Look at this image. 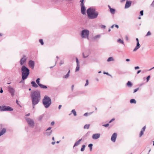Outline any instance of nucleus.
<instances>
[{
    "mask_svg": "<svg viewBox=\"0 0 154 154\" xmlns=\"http://www.w3.org/2000/svg\"><path fill=\"white\" fill-rule=\"evenodd\" d=\"M33 108H35V105L38 103L41 99L40 92L38 90L32 92L30 94Z\"/></svg>",
    "mask_w": 154,
    "mask_h": 154,
    "instance_id": "f257e3e1",
    "label": "nucleus"
},
{
    "mask_svg": "<svg viewBox=\"0 0 154 154\" xmlns=\"http://www.w3.org/2000/svg\"><path fill=\"white\" fill-rule=\"evenodd\" d=\"M88 17L89 19H94L97 18L98 13L94 9L89 8L87 11Z\"/></svg>",
    "mask_w": 154,
    "mask_h": 154,
    "instance_id": "f03ea898",
    "label": "nucleus"
},
{
    "mask_svg": "<svg viewBox=\"0 0 154 154\" xmlns=\"http://www.w3.org/2000/svg\"><path fill=\"white\" fill-rule=\"evenodd\" d=\"M22 79L23 80L26 79L29 74V69L24 65H23L21 68Z\"/></svg>",
    "mask_w": 154,
    "mask_h": 154,
    "instance_id": "7ed1b4c3",
    "label": "nucleus"
},
{
    "mask_svg": "<svg viewBox=\"0 0 154 154\" xmlns=\"http://www.w3.org/2000/svg\"><path fill=\"white\" fill-rule=\"evenodd\" d=\"M42 103L46 108H48L51 103V98L47 96H45L42 100Z\"/></svg>",
    "mask_w": 154,
    "mask_h": 154,
    "instance_id": "20e7f679",
    "label": "nucleus"
},
{
    "mask_svg": "<svg viewBox=\"0 0 154 154\" xmlns=\"http://www.w3.org/2000/svg\"><path fill=\"white\" fill-rule=\"evenodd\" d=\"M13 109L9 106H0V110L1 111L13 110Z\"/></svg>",
    "mask_w": 154,
    "mask_h": 154,
    "instance_id": "39448f33",
    "label": "nucleus"
},
{
    "mask_svg": "<svg viewBox=\"0 0 154 154\" xmlns=\"http://www.w3.org/2000/svg\"><path fill=\"white\" fill-rule=\"evenodd\" d=\"M26 121L28 123V124L29 126L33 128L35 125V123L33 120L28 118H26Z\"/></svg>",
    "mask_w": 154,
    "mask_h": 154,
    "instance_id": "423d86ee",
    "label": "nucleus"
},
{
    "mask_svg": "<svg viewBox=\"0 0 154 154\" xmlns=\"http://www.w3.org/2000/svg\"><path fill=\"white\" fill-rule=\"evenodd\" d=\"M89 31L87 30H84L82 31V38H87L89 35Z\"/></svg>",
    "mask_w": 154,
    "mask_h": 154,
    "instance_id": "0eeeda50",
    "label": "nucleus"
},
{
    "mask_svg": "<svg viewBox=\"0 0 154 154\" xmlns=\"http://www.w3.org/2000/svg\"><path fill=\"white\" fill-rule=\"evenodd\" d=\"M8 88L9 92L11 94V96L13 97L14 95V94L15 92L14 89L11 86H8Z\"/></svg>",
    "mask_w": 154,
    "mask_h": 154,
    "instance_id": "6e6552de",
    "label": "nucleus"
},
{
    "mask_svg": "<svg viewBox=\"0 0 154 154\" xmlns=\"http://www.w3.org/2000/svg\"><path fill=\"white\" fill-rule=\"evenodd\" d=\"M26 56L24 55L23 57L20 59V64L21 65H23L26 62Z\"/></svg>",
    "mask_w": 154,
    "mask_h": 154,
    "instance_id": "1a4fd4ad",
    "label": "nucleus"
},
{
    "mask_svg": "<svg viewBox=\"0 0 154 154\" xmlns=\"http://www.w3.org/2000/svg\"><path fill=\"white\" fill-rule=\"evenodd\" d=\"M28 64L29 66L32 69H33L34 67L35 66L34 62L33 60H30L29 61Z\"/></svg>",
    "mask_w": 154,
    "mask_h": 154,
    "instance_id": "9d476101",
    "label": "nucleus"
},
{
    "mask_svg": "<svg viewBox=\"0 0 154 154\" xmlns=\"http://www.w3.org/2000/svg\"><path fill=\"white\" fill-rule=\"evenodd\" d=\"M117 136V134L116 133H113L112 136L111 137V140L113 142H115Z\"/></svg>",
    "mask_w": 154,
    "mask_h": 154,
    "instance_id": "9b49d317",
    "label": "nucleus"
},
{
    "mask_svg": "<svg viewBox=\"0 0 154 154\" xmlns=\"http://www.w3.org/2000/svg\"><path fill=\"white\" fill-rule=\"evenodd\" d=\"M136 40L137 41V45L136 47H135L134 49L133 50L134 51H136L137 50L138 48H139L140 47V45L139 42V39H136Z\"/></svg>",
    "mask_w": 154,
    "mask_h": 154,
    "instance_id": "f8f14e48",
    "label": "nucleus"
},
{
    "mask_svg": "<svg viewBox=\"0 0 154 154\" xmlns=\"http://www.w3.org/2000/svg\"><path fill=\"white\" fill-rule=\"evenodd\" d=\"M131 3L132 2L131 1H127L125 5V8H127L129 7L131 5Z\"/></svg>",
    "mask_w": 154,
    "mask_h": 154,
    "instance_id": "ddd939ff",
    "label": "nucleus"
},
{
    "mask_svg": "<svg viewBox=\"0 0 154 154\" xmlns=\"http://www.w3.org/2000/svg\"><path fill=\"white\" fill-rule=\"evenodd\" d=\"M100 136V134H95L93 135L92 138L96 140L99 138Z\"/></svg>",
    "mask_w": 154,
    "mask_h": 154,
    "instance_id": "4468645a",
    "label": "nucleus"
},
{
    "mask_svg": "<svg viewBox=\"0 0 154 154\" xmlns=\"http://www.w3.org/2000/svg\"><path fill=\"white\" fill-rule=\"evenodd\" d=\"M85 8L84 5L81 6V11L82 14H85Z\"/></svg>",
    "mask_w": 154,
    "mask_h": 154,
    "instance_id": "2eb2a0df",
    "label": "nucleus"
},
{
    "mask_svg": "<svg viewBox=\"0 0 154 154\" xmlns=\"http://www.w3.org/2000/svg\"><path fill=\"white\" fill-rule=\"evenodd\" d=\"M6 132V129L5 128H3L0 131V136L4 134Z\"/></svg>",
    "mask_w": 154,
    "mask_h": 154,
    "instance_id": "dca6fc26",
    "label": "nucleus"
},
{
    "mask_svg": "<svg viewBox=\"0 0 154 154\" xmlns=\"http://www.w3.org/2000/svg\"><path fill=\"white\" fill-rule=\"evenodd\" d=\"M31 84H32V86L34 88H37L38 87V85L36 84L34 81H32L31 82Z\"/></svg>",
    "mask_w": 154,
    "mask_h": 154,
    "instance_id": "f3484780",
    "label": "nucleus"
},
{
    "mask_svg": "<svg viewBox=\"0 0 154 154\" xmlns=\"http://www.w3.org/2000/svg\"><path fill=\"white\" fill-rule=\"evenodd\" d=\"M70 72V70H69L68 72L67 73V74L66 75L64 76L63 77V78L66 79V78H68L69 76Z\"/></svg>",
    "mask_w": 154,
    "mask_h": 154,
    "instance_id": "a211bd4d",
    "label": "nucleus"
},
{
    "mask_svg": "<svg viewBox=\"0 0 154 154\" xmlns=\"http://www.w3.org/2000/svg\"><path fill=\"white\" fill-rule=\"evenodd\" d=\"M82 140V139H80L78 141L76 142L74 144L73 147H74L75 146L78 145L79 144L80 142Z\"/></svg>",
    "mask_w": 154,
    "mask_h": 154,
    "instance_id": "6ab92c4d",
    "label": "nucleus"
},
{
    "mask_svg": "<svg viewBox=\"0 0 154 154\" xmlns=\"http://www.w3.org/2000/svg\"><path fill=\"white\" fill-rule=\"evenodd\" d=\"M39 86L42 88L45 89L47 88V87L46 86L43 85L42 84L39 85Z\"/></svg>",
    "mask_w": 154,
    "mask_h": 154,
    "instance_id": "aec40b11",
    "label": "nucleus"
},
{
    "mask_svg": "<svg viewBox=\"0 0 154 154\" xmlns=\"http://www.w3.org/2000/svg\"><path fill=\"white\" fill-rule=\"evenodd\" d=\"M127 85L128 87H131L132 86V84L130 81H128L127 83Z\"/></svg>",
    "mask_w": 154,
    "mask_h": 154,
    "instance_id": "412c9836",
    "label": "nucleus"
},
{
    "mask_svg": "<svg viewBox=\"0 0 154 154\" xmlns=\"http://www.w3.org/2000/svg\"><path fill=\"white\" fill-rule=\"evenodd\" d=\"M130 102L131 103H133L135 104L136 103V101L135 99H132L130 100Z\"/></svg>",
    "mask_w": 154,
    "mask_h": 154,
    "instance_id": "4be33fe9",
    "label": "nucleus"
},
{
    "mask_svg": "<svg viewBox=\"0 0 154 154\" xmlns=\"http://www.w3.org/2000/svg\"><path fill=\"white\" fill-rule=\"evenodd\" d=\"M117 42L120 44L124 45L123 41L121 39H118V40L117 41Z\"/></svg>",
    "mask_w": 154,
    "mask_h": 154,
    "instance_id": "5701e85b",
    "label": "nucleus"
},
{
    "mask_svg": "<svg viewBox=\"0 0 154 154\" xmlns=\"http://www.w3.org/2000/svg\"><path fill=\"white\" fill-rule=\"evenodd\" d=\"M110 12L112 14H114L115 12V10L113 8H110Z\"/></svg>",
    "mask_w": 154,
    "mask_h": 154,
    "instance_id": "b1692460",
    "label": "nucleus"
},
{
    "mask_svg": "<svg viewBox=\"0 0 154 154\" xmlns=\"http://www.w3.org/2000/svg\"><path fill=\"white\" fill-rule=\"evenodd\" d=\"M90 125L89 124H86L84 127V129H88L89 128Z\"/></svg>",
    "mask_w": 154,
    "mask_h": 154,
    "instance_id": "393cba45",
    "label": "nucleus"
},
{
    "mask_svg": "<svg viewBox=\"0 0 154 154\" xmlns=\"http://www.w3.org/2000/svg\"><path fill=\"white\" fill-rule=\"evenodd\" d=\"M80 69V65H77V66L76 68L75 72L78 71Z\"/></svg>",
    "mask_w": 154,
    "mask_h": 154,
    "instance_id": "a878e982",
    "label": "nucleus"
},
{
    "mask_svg": "<svg viewBox=\"0 0 154 154\" xmlns=\"http://www.w3.org/2000/svg\"><path fill=\"white\" fill-rule=\"evenodd\" d=\"M114 60L113 59V58L112 57H109L107 60V62H109V61H113Z\"/></svg>",
    "mask_w": 154,
    "mask_h": 154,
    "instance_id": "bb28decb",
    "label": "nucleus"
},
{
    "mask_svg": "<svg viewBox=\"0 0 154 154\" xmlns=\"http://www.w3.org/2000/svg\"><path fill=\"white\" fill-rule=\"evenodd\" d=\"M71 112L73 113L74 116H75L77 115L76 112L74 109H72Z\"/></svg>",
    "mask_w": 154,
    "mask_h": 154,
    "instance_id": "cd10ccee",
    "label": "nucleus"
},
{
    "mask_svg": "<svg viewBox=\"0 0 154 154\" xmlns=\"http://www.w3.org/2000/svg\"><path fill=\"white\" fill-rule=\"evenodd\" d=\"M52 133V131H51L49 132H45V135L47 136H49Z\"/></svg>",
    "mask_w": 154,
    "mask_h": 154,
    "instance_id": "c85d7f7f",
    "label": "nucleus"
},
{
    "mask_svg": "<svg viewBox=\"0 0 154 154\" xmlns=\"http://www.w3.org/2000/svg\"><path fill=\"white\" fill-rule=\"evenodd\" d=\"M93 144L91 143L90 144L88 145V146L90 148V150L91 151L92 150V146Z\"/></svg>",
    "mask_w": 154,
    "mask_h": 154,
    "instance_id": "c756f323",
    "label": "nucleus"
},
{
    "mask_svg": "<svg viewBox=\"0 0 154 154\" xmlns=\"http://www.w3.org/2000/svg\"><path fill=\"white\" fill-rule=\"evenodd\" d=\"M85 147V145H83L82 146V147L81 148V151L82 152L84 150Z\"/></svg>",
    "mask_w": 154,
    "mask_h": 154,
    "instance_id": "7c9ffc66",
    "label": "nucleus"
},
{
    "mask_svg": "<svg viewBox=\"0 0 154 154\" xmlns=\"http://www.w3.org/2000/svg\"><path fill=\"white\" fill-rule=\"evenodd\" d=\"M40 78H38L37 79L36 81V82L38 84V85H39L41 84L40 83Z\"/></svg>",
    "mask_w": 154,
    "mask_h": 154,
    "instance_id": "2f4dec72",
    "label": "nucleus"
},
{
    "mask_svg": "<svg viewBox=\"0 0 154 154\" xmlns=\"http://www.w3.org/2000/svg\"><path fill=\"white\" fill-rule=\"evenodd\" d=\"M89 55V54H86L85 55L84 53H83V57L84 58H85L88 57Z\"/></svg>",
    "mask_w": 154,
    "mask_h": 154,
    "instance_id": "473e14b6",
    "label": "nucleus"
},
{
    "mask_svg": "<svg viewBox=\"0 0 154 154\" xmlns=\"http://www.w3.org/2000/svg\"><path fill=\"white\" fill-rule=\"evenodd\" d=\"M144 131H141L140 133L139 137H141L143 134Z\"/></svg>",
    "mask_w": 154,
    "mask_h": 154,
    "instance_id": "72a5a7b5",
    "label": "nucleus"
},
{
    "mask_svg": "<svg viewBox=\"0 0 154 154\" xmlns=\"http://www.w3.org/2000/svg\"><path fill=\"white\" fill-rule=\"evenodd\" d=\"M39 42L41 43L42 45H43L44 44V42L43 41V39H39Z\"/></svg>",
    "mask_w": 154,
    "mask_h": 154,
    "instance_id": "f704fd0d",
    "label": "nucleus"
},
{
    "mask_svg": "<svg viewBox=\"0 0 154 154\" xmlns=\"http://www.w3.org/2000/svg\"><path fill=\"white\" fill-rule=\"evenodd\" d=\"M89 83H88V79H87L86 80V83L85 84V86H87L88 85Z\"/></svg>",
    "mask_w": 154,
    "mask_h": 154,
    "instance_id": "c9c22d12",
    "label": "nucleus"
},
{
    "mask_svg": "<svg viewBox=\"0 0 154 154\" xmlns=\"http://www.w3.org/2000/svg\"><path fill=\"white\" fill-rule=\"evenodd\" d=\"M150 75L148 76L146 78V82H147L149 80L150 78Z\"/></svg>",
    "mask_w": 154,
    "mask_h": 154,
    "instance_id": "e433bc0d",
    "label": "nucleus"
},
{
    "mask_svg": "<svg viewBox=\"0 0 154 154\" xmlns=\"http://www.w3.org/2000/svg\"><path fill=\"white\" fill-rule=\"evenodd\" d=\"M84 0H81L80 2H81V5L82 6H84V4L83 3Z\"/></svg>",
    "mask_w": 154,
    "mask_h": 154,
    "instance_id": "4c0bfd02",
    "label": "nucleus"
},
{
    "mask_svg": "<svg viewBox=\"0 0 154 154\" xmlns=\"http://www.w3.org/2000/svg\"><path fill=\"white\" fill-rule=\"evenodd\" d=\"M76 62L77 63V65H80L79 62V60L77 58H76Z\"/></svg>",
    "mask_w": 154,
    "mask_h": 154,
    "instance_id": "58836bf2",
    "label": "nucleus"
},
{
    "mask_svg": "<svg viewBox=\"0 0 154 154\" xmlns=\"http://www.w3.org/2000/svg\"><path fill=\"white\" fill-rule=\"evenodd\" d=\"M140 15L141 16H142L143 15V11L142 10V11H140Z\"/></svg>",
    "mask_w": 154,
    "mask_h": 154,
    "instance_id": "ea45409f",
    "label": "nucleus"
},
{
    "mask_svg": "<svg viewBox=\"0 0 154 154\" xmlns=\"http://www.w3.org/2000/svg\"><path fill=\"white\" fill-rule=\"evenodd\" d=\"M109 125V124H105V125H102V126H104L106 127H108Z\"/></svg>",
    "mask_w": 154,
    "mask_h": 154,
    "instance_id": "a19ab883",
    "label": "nucleus"
},
{
    "mask_svg": "<svg viewBox=\"0 0 154 154\" xmlns=\"http://www.w3.org/2000/svg\"><path fill=\"white\" fill-rule=\"evenodd\" d=\"M151 35V32H149V31L147 33L146 35V36H149V35Z\"/></svg>",
    "mask_w": 154,
    "mask_h": 154,
    "instance_id": "79ce46f5",
    "label": "nucleus"
},
{
    "mask_svg": "<svg viewBox=\"0 0 154 154\" xmlns=\"http://www.w3.org/2000/svg\"><path fill=\"white\" fill-rule=\"evenodd\" d=\"M145 129H146V126H144L143 128H142L141 131H144L145 130Z\"/></svg>",
    "mask_w": 154,
    "mask_h": 154,
    "instance_id": "37998d69",
    "label": "nucleus"
},
{
    "mask_svg": "<svg viewBox=\"0 0 154 154\" xmlns=\"http://www.w3.org/2000/svg\"><path fill=\"white\" fill-rule=\"evenodd\" d=\"M43 116H39V120L40 121L42 120V117H43Z\"/></svg>",
    "mask_w": 154,
    "mask_h": 154,
    "instance_id": "c03bdc74",
    "label": "nucleus"
},
{
    "mask_svg": "<svg viewBox=\"0 0 154 154\" xmlns=\"http://www.w3.org/2000/svg\"><path fill=\"white\" fill-rule=\"evenodd\" d=\"M138 90H139V88H137L135 90H134V93L136 92Z\"/></svg>",
    "mask_w": 154,
    "mask_h": 154,
    "instance_id": "a18cd8bd",
    "label": "nucleus"
},
{
    "mask_svg": "<svg viewBox=\"0 0 154 154\" xmlns=\"http://www.w3.org/2000/svg\"><path fill=\"white\" fill-rule=\"evenodd\" d=\"M101 27L102 28H103V29H104L106 27V26H105V25H101Z\"/></svg>",
    "mask_w": 154,
    "mask_h": 154,
    "instance_id": "49530a36",
    "label": "nucleus"
},
{
    "mask_svg": "<svg viewBox=\"0 0 154 154\" xmlns=\"http://www.w3.org/2000/svg\"><path fill=\"white\" fill-rule=\"evenodd\" d=\"M115 120V119H112L109 122V123H111V122H112L114 121V120Z\"/></svg>",
    "mask_w": 154,
    "mask_h": 154,
    "instance_id": "de8ad7c7",
    "label": "nucleus"
},
{
    "mask_svg": "<svg viewBox=\"0 0 154 154\" xmlns=\"http://www.w3.org/2000/svg\"><path fill=\"white\" fill-rule=\"evenodd\" d=\"M63 63H63V61H61L60 62V65H62V64H63Z\"/></svg>",
    "mask_w": 154,
    "mask_h": 154,
    "instance_id": "09e8293b",
    "label": "nucleus"
},
{
    "mask_svg": "<svg viewBox=\"0 0 154 154\" xmlns=\"http://www.w3.org/2000/svg\"><path fill=\"white\" fill-rule=\"evenodd\" d=\"M55 122H54L53 121L51 122V125H53L54 124Z\"/></svg>",
    "mask_w": 154,
    "mask_h": 154,
    "instance_id": "8fccbe9b",
    "label": "nucleus"
},
{
    "mask_svg": "<svg viewBox=\"0 0 154 154\" xmlns=\"http://www.w3.org/2000/svg\"><path fill=\"white\" fill-rule=\"evenodd\" d=\"M62 106V105H59V107H58V109H60Z\"/></svg>",
    "mask_w": 154,
    "mask_h": 154,
    "instance_id": "3c124183",
    "label": "nucleus"
},
{
    "mask_svg": "<svg viewBox=\"0 0 154 154\" xmlns=\"http://www.w3.org/2000/svg\"><path fill=\"white\" fill-rule=\"evenodd\" d=\"M135 69H137L139 68V67L138 66H136L134 68Z\"/></svg>",
    "mask_w": 154,
    "mask_h": 154,
    "instance_id": "603ef678",
    "label": "nucleus"
},
{
    "mask_svg": "<svg viewBox=\"0 0 154 154\" xmlns=\"http://www.w3.org/2000/svg\"><path fill=\"white\" fill-rule=\"evenodd\" d=\"M51 127H49L46 130V131H47L49 130H51Z\"/></svg>",
    "mask_w": 154,
    "mask_h": 154,
    "instance_id": "864d4df0",
    "label": "nucleus"
},
{
    "mask_svg": "<svg viewBox=\"0 0 154 154\" xmlns=\"http://www.w3.org/2000/svg\"><path fill=\"white\" fill-rule=\"evenodd\" d=\"M16 103L17 104V105H20L19 103H18V100H16Z\"/></svg>",
    "mask_w": 154,
    "mask_h": 154,
    "instance_id": "5fc2aeb1",
    "label": "nucleus"
},
{
    "mask_svg": "<svg viewBox=\"0 0 154 154\" xmlns=\"http://www.w3.org/2000/svg\"><path fill=\"white\" fill-rule=\"evenodd\" d=\"M3 92V90H2V88H1L0 91V93H2Z\"/></svg>",
    "mask_w": 154,
    "mask_h": 154,
    "instance_id": "6e6d98bb",
    "label": "nucleus"
},
{
    "mask_svg": "<svg viewBox=\"0 0 154 154\" xmlns=\"http://www.w3.org/2000/svg\"><path fill=\"white\" fill-rule=\"evenodd\" d=\"M140 72H141V70H138V71L137 72V74H138L139 73H140Z\"/></svg>",
    "mask_w": 154,
    "mask_h": 154,
    "instance_id": "4d7b16f0",
    "label": "nucleus"
},
{
    "mask_svg": "<svg viewBox=\"0 0 154 154\" xmlns=\"http://www.w3.org/2000/svg\"><path fill=\"white\" fill-rule=\"evenodd\" d=\"M126 61L127 62L129 61H130V60L129 59H127L126 60Z\"/></svg>",
    "mask_w": 154,
    "mask_h": 154,
    "instance_id": "13d9d810",
    "label": "nucleus"
},
{
    "mask_svg": "<svg viewBox=\"0 0 154 154\" xmlns=\"http://www.w3.org/2000/svg\"><path fill=\"white\" fill-rule=\"evenodd\" d=\"M103 73L104 74H107V75H108L109 74V73L108 72H104Z\"/></svg>",
    "mask_w": 154,
    "mask_h": 154,
    "instance_id": "bf43d9fd",
    "label": "nucleus"
},
{
    "mask_svg": "<svg viewBox=\"0 0 154 154\" xmlns=\"http://www.w3.org/2000/svg\"><path fill=\"white\" fill-rule=\"evenodd\" d=\"M55 143V142H52V143H51V144H52V145H54Z\"/></svg>",
    "mask_w": 154,
    "mask_h": 154,
    "instance_id": "052dcab7",
    "label": "nucleus"
},
{
    "mask_svg": "<svg viewBox=\"0 0 154 154\" xmlns=\"http://www.w3.org/2000/svg\"><path fill=\"white\" fill-rule=\"evenodd\" d=\"M88 114V113H85L84 114V116H87V115Z\"/></svg>",
    "mask_w": 154,
    "mask_h": 154,
    "instance_id": "680f3d73",
    "label": "nucleus"
},
{
    "mask_svg": "<svg viewBox=\"0 0 154 154\" xmlns=\"http://www.w3.org/2000/svg\"><path fill=\"white\" fill-rule=\"evenodd\" d=\"M30 115V114L29 113H28L27 114H26V116H29Z\"/></svg>",
    "mask_w": 154,
    "mask_h": 154,
    "instance_id": "e2e57ef3",
    "label": "nucleus"
},
{
    "mask_svg": "<svg viewBox=\"0 0 154 154\" xmlns=\"http://www.w3.org/2000/svg\"><path fill=\"white\" fill-rule=\"evenodd\" d=\"M74 85H72V90H73V88H74Z\"/></svg>",
    "mask_w": 154,
    "mask_h": 154,
    "instance_id": "0e129e2a",
    "label": "nucleus"
},
{
    "mask_svg": "<svg viewBox=\"0 0 154 154\" xmlns=\"http://www.w3.org/2000/svg\"><path fill=\"white\" fill-rule=\"evenodd\" d=\"M115 26L118 29L119 28V26L118 25H115Z\"/></svg>",
    "mask_w": 154,
    "mask_h": 154,
    "instance_id": "69168bd1",
    "label": "nucleus"
},
{
    "mask_svg": "<svg viewBox=\"0 0 154 154\" xmlns=\"http://www.w3.org/2000/svg\"><path fill=\"white\" fill-rule=\"evenodd\" d=\"M100 37V35H98L96 36V38H99Z\"/></svg>",
    "mask_w": 154,
    "mask_h": 154,
    "instance_id": "338daca9",
    "label": "nucleus"
},
{
    "mask_svg": "<svg viewBox=\"0 0 154 154\" xmlns=\"http://www.w3.org/2000/svg\"><path fill=\"white\" fill-rule=\"evenodd\" d=\"M114 25H112V26H111V28H113V27H114Z\"/></svg>",
    "mask_w": 154,
    "mask_h": 154,
    "instance_id": "774afa93",
    "label": "nucleus"
}]
</instances>
